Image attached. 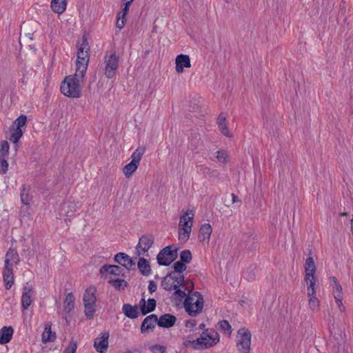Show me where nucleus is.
Returning a JSON list of instances; mask_svg holds the SVG:
<instances>
[{
    "label": "nucleus",
    "instance_id": "1",
    "mask_svg": "<svg viewBox=\"0 0 353 353\" xmlns=\"http://www.w3.org/2000/svg\"><path fill=\"white\" fill-rule=\"evenodd\" d=\"M84 78L76 76V73L66 76L61 84V93L70 98H79L81 95V86Z\"/></svg>",
    "mask_w": 353,
    "mask_h": 353
},
{
    "label": "nucleus",
    "instance_id": "2",
    "mask_svg": "<svg viewBox=\"0 0 353 353\" xmlns=\"http://www.w3.org/2000/svg\"><path fill=\"white\" fill-rule=\"evenodd\" d=\"M183 305L186 312L191 316H196L200 314L204 305L203 298L198 292L186 294Z\"/></svg>",
    "mask_w": 353,
    "mask_h": 353
},
{
    "label": "nucleus",
    "instance_id": "3",
    "mask_svg": "<svg viewBox=\"0 0 353 353\" xmlns=\"http://www.w3.org/2000/svg\"><path fill=\"white\" fill-rule=\"evenodd\" d=\"M304 280L306 283V291L307 293L316 292L317 277L316 276V265L312 256H308L305 260L304 266Z\"/></svg>",
    "mask_w": 353,
    "mask_h": 353
},
{
    "label": "nucleus",
    "instance_id": "4",
    "mask_svg": "<svg viewBox=\"0 0 353 353\" xmlns=\"http://www.w3.org/2000/svg\"><path fill=\"white\" fill-rule=\"evenodd\" d=\"M220 341L219 333L212 329H205L200 337L194 340L192 343L196 348L208 349L216 345Z\"/></svg>",
    "mask_w": 353,
    "mask_h": 353
},
{
    "label": "nucleus",
    "instance_id": "5",
    "mask_svg": "<svg viewBox=\"0 0 353 353\" xmlns=\"http://www.w3.org/2000/svg\"><path fill=\"white\" fill-rule=\"evenodd\" d=\"M184 276H176L170 273L162 281L161 285L165 290H174V295L176 298L182 299L186 295L185 290H181L179 287L185 282Z\"/></svg>",
    "mask_w": 353,
    "mask_h": 353
},
{
    "label": "nucleus",
    "instance_id": "6",
    "mask_svg": "<svg viewBox=\"0 0 353 353\" xmlns=\"http://www.w3.org/2000/svg\"><path fill=\"white\" fill-rule=\"evenodd\" d=\"M194 216L192 210H188L180 216L178 238L181 241L186 242L190 239Z\"/></svg>",
    "mask_w": 353,
    "mask_h": 353
},
{
    "label": "nucleus",
    "instance_id": "7",
    "mask_svg": "<svg viewBox=\"0 0 353 353\" xmlns=\"http://www.w3.org/2000/svg\"><path fill=\"white\" fill-rule=\"evenodd\" d=\"M154 243V237L153 235L146 234L142 235L135 246V250L133 258L137 259L140 257H149L150 250Z\"/></svg>",
    "mask_w": 353,
    "mask_h": 353
},
{
    "label": "nucleus",
    "instance_id": "8",
    "mask_svg": "<svg viewBox=\"0 0 353 353\" xmlns=\"http://www.w3.org/2000/svg\"><path fill=\"white\" fill-rule=\"evenodd\" d=\"M97 289L94 286H89L83 295V305L85 314L88 318H92L96 310Z\"/></svg>",
    "mask_w": 353,
    "mask_h": 353
},
{
    "label": "nucleus",
    "instance_id": "9",
    "mask_svg": "<svg viewBox=\"0 0 353 353\" xmlns=\"http://www.w3.org/2000/svg\"><path fill=\"white\" fill-rule=\"evenodd\" d=\"M144 152L145 148L139 147L132 153L131 161L123 168V173L125 178L130 179L136 172Z\"/></svg>",
    "mask_w": 353,
    "mask_h": 353
},
{
    "label": "nucleus",
    "instance_id": "10",
    "mask_svg": "<svg viewBox=\"0 0 353 353\" xmlns=\"http://www.w3.org/2000/svg\"><path fill=\"white\" fill-rule=\"evenodd\" d=\"M178 248L174 245L162 249L157 256V263L161 266L170 265L177 258Z\"/></svg>",
    "mask_w": 353,
    "mask_h": 353
},
{
    "label": "nucleus",
    "instance_id": "11",
    "mask_svg": "<svg viewBox=\"0 0 353 353\" xmlns=\"http://www.w3.org/2000/svg\"><path fill=\"white\" fill-rule=\"evenodd\" d=\"M329 280L332 287V293L335 299L336 305L340 312H344L345 311V307L343 303V294L342 286L335 276H330Z\"/></svg>",
    "mask_w": 353,
    "mask_h": 353
},
{
    "label": "nucleus",
    "instance_id": "12",
    "mask_svg": "<svg viewBox=\"0 0 353 353\" xmlns=\"http://www.w3.org/2000/svg\"><path fill=\"white\" fill-rule=\"evenodd\" d=\"M237 347L241 353H249L251 345V333L245 328L238 331Z\"/></svg>",
    "mask_w": 353,
    "mask_h": 353
},
{
    "label": "nucleus",
    "instance_id": "13",
    "mask_svg": "<svg viewBox=\"0 0 353 353\" xmlns=\"http://www.w3.org/2000/svg\"><path fill=\"white\" fill-rule=\"evenodd\" d=\"M119 57L115 53H112L105 57V75L108 78H112L116 74L119 66Z\"/></svg>",
    "mask_w": 353,
    "mask_h": 353
},
{
    "label": "nucleus",
    "instance_id": "14",
    "mask_svg": "<svg viewBox=\"0 0 353 353\" xmlns=\"http://www.w3.org/2000/svg\"><path fill=\"white\" fill-rule=\"evenodd\" d=\"M190 57L188 54H180L175 58V71L178 74L183 73L185 68H191Z\"/></svg>",
    "mask_w": 353,
    "mask_h": 353
},
{
    "label": "nucleus",
    "instance_id": "15",
    "mask_svg": "<svg viewBox=\"0 0 353 353\" xmlns=\"http://www.w3.org/2000/svg\"><path fill=\"white\" fill-rule=\"evenodd\" d=\"M108 332H103L100 336L96 338L94 341V347L97 352L99 353H105L108 347Z\"/></svg>",
    "mask_w": 353,
    "mask_h": 353
},
{
    "label": "nucleus",
    "instance_id": "16",
    "mask_svg": "<svg viewBox=\"0 0 353 353\" xmlns=\"http://www.w3.org/2000/svg\"><path fill=\"white\" fill-rule=\"evenodd\" d=\"M134 258L130 257L124 252H119L114 256V261L128 270L132 269L135 265Z\"/></svg>",
    "mask_w": 353,
    "mask_h": 353
},
{
    "label": "nucleus",
    "instance_id": "17",
    "mask_svg": "<svg viewBox=\"0 0 353 353\" xmlns=\"http://www.w3.org/2000/svg\"><path fill=\"white\" fill-rule=\"evenodd\" d=\"M32 288L27 284L23 288V292L21 296V307L26 310L32 303Z\"/></svg>",
    "mask_w": 353,
    "mask_h": 353
},
{
    "label": "nucleus",
    "instance_id": "18",
    "mask_svg": "<svg viewBox=\"0 0 353 353\" xmlns=\"http://www.w3.org/2000/svg\"><path fill=\"white\" fill-rule=\"evenodd\" d=\"M212 232V226L209 223L201 225L199 232V239L204 245L208 244Z\"/></svg>",
    "mask_w": 353,
    "mask_h": 353
},
{
    "label": "nucleus",
    "instance_id": "19",
    "mask_svg": "<svg viewBox=\"0 0 353 353\" xmlns=\"http://www.w3.org/2000/svg\"><path fill=\"white\" fill-rule=\"evenodd\" d=\"M88 61L89 57H77L75 71L76 76H79L80 78H84L85 73L87 70Z\"/></svg>",
    "mask_w": 353,
    "mask_h": 353
},
{
    "label": "nucleus",
    "instance_id": "20",
    "mask_svg": "<svg viewBox=\"0 0 353 353\" xmlns=\"http://www.w3.org/2000/svg\"><path fill=\"white\" fill-rule=\"evenodd\" d=\"M158 324V318L155 314H151L147 316L143 321L141 330L142 332H147L154 328L156 324Z\"/></svg>",
    "mask_w": 353,
    "mask_h": 353
},
{
    "label": "nucleus",
    "instance_id": "21",
    "mask_svg": "<svg viewBox=\"0 0 353 353\" xmlns=\"http://www.w3.org/2000/svg\"><path fill=\"white\" fill-rule=\"evenodd\" d=\"M139 306L143 315L152 312L156 307V300L154 299H148L147 302L143 298L139 301Z\"/></svg>",
    "mask_w": 353,
    "mask_h": 353
},
{
    "label": "nucleus",
    "instance_id": "22",
    "mask_svg": "<svg viewBox=\"0 0 353 353\" xmlns=\"http://www.w3.org/2000/svg\"><path fill=\"white\" fill-rule=\"evenodd\" d=\"M176 322V317L170 314H165L158 319V325L168 328L172 327Z\"/></svg>",
    "mask_w": 353,
    "mask_h": 353
},
{
    "label": "nucleus",
    "instance_id": "23",
    "mask_svg": "<svg viewBox=\"0 0 353 353\" xmlns=\"http://www.w3.org/2000/svg\"><path fill=\"white\" fill-rule=\"evenodd\" d=\"M14 330L11 326H3L0 330V344L8 343L12 339Z\"/></svg>",
    "mask_w": 353,
    "mask_h": 353
},
{
    "label": "nucleus",
    "instance_id": "24",
    "mask_svg": "<svg viewBox=\"0 0 353 353\" xmlns=\"http://www.w3.org/2000/svg\"><path fill=\"white\" fill-rule=\"evenodd\" d=\"M218 127L221 133L228 139L233 138V134L230 130L226 119L224 117L219 116L218 118Z\"/></svg>",
    "mask_w": 353,
    "mask_h": 353
},
{
    "label": "nucleus",
    "instance_id": "25",
    "mask_svg": "<svg viewBox=\"0 0 353 353\" xmlns=\"http://www.w3.org/2000/svg\"><path fill=\"white\" fill-rule=\"evenodd\" d=\"M19 261V256L14 248H10L6 254L5 267L12 266V263H17Z\"/></svg>",
    "mask_w": 353,
    "mask_h": 353
},
{
    "label": "nucleus",
    "instance_id": "26",
    "mask_svg": "<svg viewBox=\"0 0 353 353\" xmlns=\"http://www.w3.org/2000/svg\"><path fill=\"white\" fill-rule=\"evenodd\" d=\"M50 7L55 13L62 14L66 9L67 0H52Z\"/></svg>",
    "mask_w": 353,
    "mask_h": 353
},
{
    "label": "nucleus",
    "instance_id": "27",
    "mask_svg": "<svg viewBox=\"0 0 353 353\" xmlns=\"http://www.w3.org/2000/svg\"><path fill=\"white\" fill-rule=\"evenodd\" d=\"M130 6V5L127 6V3L124 2V7L122 11L117 15L116 26L120 30L122 29L125 24V17L128 12Z\"/></svg>",
    "mask_w": 353,
    "mask_h": 353
},
{
    "label": "nucleus",
    "instance_id": "28",
    "mask_svg": "<svg viewBox=\"0 0 353 353\" xmlns=\"http://www.w3.org/2000/svg\"><path fill=\"white\" fill-rule=\"evenodd\" d=\"M56 339V333L51 330V324L47 325L41 335V341L43 343L52 342Z\"/></svg>",
    "mask_w": 353,
    "mask_h": 353
},
{
    "label": "nucleus",
    "instance_id": "29",
    "mask_svg": "<svg viewBox=\"0 0 353 353\" xmlns=\"http://www.w3.org/2000/svg\"><path fill=\"white\" fill-rule=\"evenodd\" d=\"M3 280L6 282V289H10L14 283V276L12 266L5 267V270L3 272Z\"/></svg>",
    "mask_w": 353,
    "mask_h": 353
},
{
    "label": "nucleus",
    "instance_id": "30",
    "mask_svg": "<svg viewBox=\"0 0 353 353\" xmlns=\"http://www.w3.org/2000/svg\"><path fill=\"white\" fill-rule=\"evenodd\" d=\"M122 272H123V270L119 266L114 265H103L100 269V273L101 274L108 273L110 274L119 276L122 274Z\"/></svg>",
    "mask_w": 353,
    "mask_h": 353
},
{
    "label": "nucleus",
    "instance_id": "31",
    "mask_svg": "<svg viewBox=\"0 0 353 353\" xmlns=\"http://www.w3.org/2000/svg\"><path fill=\"white\" fill-rule=\"evenodd\" d=\"M146 258L140 257L137 259L139 260L137 262L138 268L143 275H148L151 272V268Z\"/></svg>",
    "mask_w": 353,
    "mask_h": 353
},
{
    "label": "nucleus",
    "instance_id": "32",
    "mask_svg": "<svg viewBox=\"0 0 353 353\" xmlns=\"http://www.w3.org/2000/svg\"><path fill=\"white\" fill-rule=\"evenodd\" d=\"M123 312L130 319H136L138 316V306H132L130 304H124L123 306Z\"/></svg>",
    "mask_w": 353,
    "mask_h": 353
},
{
    "label": "nucleus",
    "instance_id": "33",
    "mask_svg": "<svg viewBox=\"0 0 353 353\" xmlns=\"http://www.w3.org/2000/svg\"><path fill=\"white\" fill-rule=\"evenodd\" d=\"M308 307L312 311H317L320 307V301L316 297V292L307 293Z\"/></svg>",
    "mask_w": 353,
    "mask_h": 353
},
{
    "label": "nucleus",
    "instance_id": "34",
    "mask_svg": "<svg viewBox=\"0 0 353 353\" xmlns=\"http://www.w3.org/2000/svg\"><path fill=\"white\" fill-rule=\"evenodd\" d=\"M74 306V299L72 293H69L66 295L63 301V310L67 313L70 312Z\"/></svg>",
    "mask_w": 353,
    "mask_h": 353
},
{
    "label": "nucleus",
    "instance_id": "35",
    "mask_svg": "<svg viewBox=\"0 0 353 353\" xmlns=\"http://www.w3.org/2000/svg\"><path fill=\"white\" fill-rule=\"evenodd\" d=\"M217 162L221 164H227L229 161V155L226 150H220L216 152Z\"/></svg>",
    "mask_w": 353,
    "mask_h": 353
},
{
    "label": "nucleus",
    "instance_id": "36",
    "mask_svg": "<svg viewBox=\"0 0 353 353\" xmlns=\"http://www.w3.org/2000/svg\"><path fill=\"white\" fill-rule=\"evenodd\" d=\"M12 130L13 131V132L10 137V141L16 145L15 150H17L18 142L23 136V131L21 129L19 128H12Z\"/></svg>",
    "mask_w": 353,
    "mask_h": 353
},
{
    "label": "nucleus",
    "instance_id": "37",
    "mask_svg": "<svg viewBox=\"0 0 353 353\" xmlns=\"http://www.w3.org/2000/svg\"><path fill=\"white\" fill-rule=\"evenodd\" d=\"M173 268L174 271L171 272L172 274H175L176 276H184L183 272L185 271L187 267L183 262L176 261L174 263Z\"/></svg>",
    "mask_w": 353,
    "mask_h": 353
},
{
    "label": "nucleus",
    "instance_id": "38",
    "mask_svg": "<svg viewBox=\"0 0 353 353\" xmlns=\"http://www.w3.org/2000/svg\"><path fill=\"white\" fill-rule=\"evenodd\" d=\"M89 48L88 43L85 41H83L78 48L77 57H89L88 53Z\"/></svg>",
    "mask_w": 353,
    "mask_h": 353
},
{
    "label": "nucleus",
    "instance_id": "39",
    "mask_svg": "<svg viewBox=\"0 0 353 353\" xmlns=\"http://www.w3.org/2000/svg\"><path fill=\"white\" fill-rule=\"evenodd\" d=\"M109 283H112V285L117 290H123L125 287H127V282L123 279H110Z\"/></svg>",
    "mask_w": 353,
    "mask_h": 353
},
{
    "label": "nucleus",
    "instance_id": "40",
    "mask_svg": "<svg viewBox=\"0 0 353 353\" xmlns=\"http://www.w3.org/2000/svg\"><path fill=\"white\" fill-rule=\"evenodd\" d=\"M220 330L225 334L230 336L232 333L231 326L228 321L223 320L219 323Z\"/></svg>",
    "mask_w": 353,
    "mask_h": 353
},
{
    "label": "nucleus",
    "instance_id": "41",
    "mask_svg": "<svg viewBox=\"0 0 353 353\" xmlns=\"http://www.w3.org/2000/svg\"><path fill=\"white\" fill-rule=\"evenodd\" d=\"M180 259L183 263H189L192 260L191 252L188 250H183L180 254Z\"/></svg>",
    "mask_w": 353,
    "mask_h": 353
},
{
    "label": "nucleus",
    "instance_id": "42",
    "mask_svg": "<svg viewBox=\"0 0 353 353\" xmlns=\"http://www.w3.org/2000/svg\"><path fill=\"white\" fill-rule=\"evenodd\" d=\"M10 145L7 141H3L1 142L0 145V157H6L9 152Z\"/></svg>",
    "mask_w": 353,
    "mask_h": 353
},
{
    "label": "nucleus",
    "instance_id": "43",
    "mask_svg": "<svg viewBox=\"0 0 353 353\" xmlns=\"http://www.w3.org/2000/svg\"><path fill=\"white\" fill-rule=\"evenodd\" d=\"M27 122V118L25 115L19 117L15 121L14 124L16 125L15 129H21L22 127L25 126Z\"/></svg>",
    "mask_w": 353,
    "mask_h": 353
},
{
    "label": "nucleus",
    "instance_id": "44",
    "mask_svg": "<svg viewBox=\"0 0 353 353\" xmlns=\"http://www.w3.org/2000/svg\"><path fill=\"white\" fill-rule=\"evenodd\" d=\"M5 158L0 157V173L3 174H6L8 170V163Z\"/></svg>",
    "mask_w": 353,
    "mask_h": 353
},
{
    "label": "nucleus",
    "instance_id": "45",
    "mask_svg": "<svg viewBox=\"0 0 353 353\" xmlns=\"http://www.w3.org/2000/svg\"><path fill=\"white\" fill-rule=\"evenodd\" d=\"M21 199L22 203L25 205H28L30 203L28 192L25 188L21 190Z\"/></svg>",
    "mask_w": 353,
    "mask_h": 353
},
{
    "label": "nucleus",
    "instance_id": "46",
    "mask_svg": "<svg viewBox=\"0 0 353 353\" xmlns=\"http://www.w3.org/2000/svg\"><path fill=\"white\" fill-rule=\"evenodd\" d=\"M77 350V342L71 341L68 347L65 349L63 353H75Z\"/></svg>",
    "mask_w": 353,
    "mask_h": 353
},
{
    "label": "nucleus",
    "instance_id": "47",
    "mask_svg": "<svg viewBox=\"0 0 353 353\" xmlns=\"http://www.w3.org/2000/svg\"><path fill=\"white\" fill-rule=\"evenodd\" d=\"M183 283H185L187 286L185 291H188V294H190V292H192L194 289V283L191 281H185Z\"/></svg>",
    "mask_w": 353,
    "mask_h": 353
},
{
    "label": "nucleus",
    "instance_id": "48",
    "mask_svg": "<svg viewBox=\"0 0 353 353\" xmlns=\"http://www.w3.org/2000/svg\"><path fill=\"white\" fill-rule=\"evenodd\" d=\"M196 325V321L194 319L186 321L185 326L191 330L194 329Z\"/></svg>",
    "mask_w": 353,
    "mask_h": 353
},
{
    "label": "nucleus",
    "instance_id": "49",
    "mask_svg": "<svg viewBox=\"0 0 353 353\" xmlns=\"http://www.w3.org/2000/svg\"><path fill=\"white\" fill-rule=\"evenodd\" d=\"M157 288V284L155 283V282H154V281H151L150 282V283H149V285H148V290H149V291H150L151 293H152V292H155V291H156Z\"/></svg>",
    "mask_w": 353,
    "mask_h": 353
},
{
    "label": "nucleus",
    "instance_id": "50",
    "mask_svg": "<svg viewBox=\"0 0 353 353\" xmlns=\"http://www.w3.org/2000/svg\"><path fill=\"white\" fill-rule=\"evenodd\" d=\"M152 349L156 353H157V352L163 353L165 352V347L161 345H155L153 347Z\"/></svg>",
    "mask_w": 353,
    "mask_h": 353
},
{
    "label": "nucleus",
    "instance_id": "51",
    "mask_svg": "<svg viewBox=\"0 0 353 353\" xmlns=\"http://www.w3.org/2000/svg\"><path fill=\"white\" fill-rule=\"evenodd\" d=\"M208 174L210 178L216 177L218 176V173L216 170H211L210 169H208Z\"/></svg>",
    "mask_w": 353,
    "mask_h": 353
},
{
    "label": "nucleus",
    "instance_id": "52",
    "mask_svg": "<svg viewBox=\"0 0 353 353\" xmlns=\"http://www.w3.org/2000/svg\"><path fill=\"white\" fill-rule=\"evenodd\" d=\"M124 2L127 3L128 5H130L134 0H123Z\"/></svg>",
    "mask_w": 353,
    "mask_h": 353
},
{
    "label": "nucleus",
    "instance_id": "53",
    "mask_svg": "<svg viewBox=\"0 0 353 353\" xmlns=\"http://www.w3.org/2000/svg\"><path fill=\"white\" fill-rule=\"evenodd\" d=\"M199 328L203 330L204 331V330H205V325L204 323H202L199 325Z\"/></svg>",
    "mask_w": 353,
    "mask_h": 353
},
{
    "label": "nucleus",
    "instance_id": "54",
    "mask_svg": "<svg viewBox=\"0 0 353 353\" xmlns=\"http://www.w3.org/2000/svg\"><path fill=\"white\" fill-rule=\"evenodd\" d=\"M232 201L233 202H236V196L234 194H232Z\"/></svg>",
    "mask_w": 353,
    "mask_h": 353
},
{
    "label": "nucleus",
    "instance_id": "55",
    "mask_svg": "<svg viewBox=\"0 0 353 353\" xmlns=\"http://www.w3.org/2000/svg\"><path fill=\"white\" fill-rule=\"evenodd\" d=\"M226 1H228L229 0H225Z\"/></svg>",
    "mask_w": 353,
    "mask_h": 353
}]
</instances>
